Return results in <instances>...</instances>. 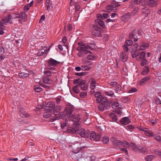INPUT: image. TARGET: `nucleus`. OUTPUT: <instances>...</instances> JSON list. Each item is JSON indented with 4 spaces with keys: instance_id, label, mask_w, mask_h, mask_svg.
Here are the masks:
<instances>
[{
    "instance_id": "obj_4",
    "label": "nucleus",
    "mask_w": 161,
    "mask_h": 161,
    "mask_svg": "<svg viewBox=\"0 0 161 161\" xmlns=\"http://www.w3.org/2000/svg\"><path fill=\"white\" fill-rule=\"evenodd\" d=\"M130 146L132 148L133 151L135 152L141 153L142 154L147 152V150L146 148L136 146L134 143H131L130 144Z\"/></svg>"
},
{
    "instance_id": "obj_7",
    "label": "nucleus",
    "mask_w": 161,
    "mask_h": 161,
    "mask_svg": "<svg viewBox=\"0 0 161 161\" xmlns=\"http://www.w3.org/2000/svg\"><path fill=\"white\" fill-rule=\"evenodd\" d=\"M67 116V115L64 111V112H61L58 116H54L51 118L50 119L51 121L53 122L56 120H59L60 119H64L66 118Z\"/></svg>"
},
{
    "instance_id": "obj_61",
    "label": "nucleus",
    "mask_w": 161,
    "mask_h": 161,
    "mask_svg": "<svg viewBox=\"0 0 161 161\" xmlns=\"http://www.w3.org/2000/svg\"><path fill=\"white\" fill-rule=\"evenodd\" d=\"M110 85L113 87H116V86L117 85V83L115 81L111 82L110 83Z\"/></svg>"
},
{
    "instance_id": "obj_44",
    "label": "nucleus",
    "mask_w": 161,
    "mask_h": 161,
    "mask_svg": "<svg viewBox=\"0 0 161 161\" xmlns=\"http://www.w3.org/2000/svg\"><path fill=\"white\" fill-rule=\"evenodd\" d=\"M153 157L152 155H147L145 159L147 161H151Z\"/></svg>"
},
{
    "instance_id": "obj_33",
    "label": "nucleus",
    "mask_w": 161,
    "mask_h": 161,
    "mask_svg": "<svg viewBox=\"0 0 161 161\" xmlns=\"http://www.w3.org/2000/svg\"><path fill=\"white\" fill-rule=\"evenodd\" d=\"M102 140L104 144H107L109 142V138L108 136H105L102 138Z\"/></svg>"
},
{
    "instance_id": "obj_34",
    "label": "nucleus",
    "mask_w": 161,
    "mask_h": 161,
    "mask_svg": "<svg viewBox=\"0 0 161 161\" xmlns=\"http://www.w3.org/2000/svg\"><path fill=\"white\" fill-rule=\"evenodd\" d=\"M79 87V86L78 84H77V85L74 86L73 88V92L76 93H79L80 92Z\"/></svg>"
},
{
    "instance_id": "obj_56",
    "label": "nucleus",
    "mask_w": 161,
    "mask_h": 161,
    "mask_svg": "<svg viewBox=\"0 0 161 161\" xmlns=\"http://www.w3.org/2000/svg\"><path fill=\"white\" fill-rule=\"evenodd\" d=\"M66 122V120H65L61 122V127L62 128H64V127L67 124Z\"/></svg>"
},
{
    "instance_id": "obj_63",
    "label": "nucleus",
    "mask_w": 161,
    "mask_h": 161,
    "mask_svg": "<svg viewBox=\"0 0 161 161\" xmlns=\"http://www.w3.org/2000/svg\"><path fill=\"white\" fill-rule=\"evenodd\" d=\"M45 19V16L44 15L41 16V19L39 20V23H42Z\"/></svg>"
},
{
    "instance_id": "obj_15",
    "label": "nucleus",
    "mask_w": 161,
    "mask_h": 161,
    "mask_svg": "<svg viewBox=\"0 0 161 161\" xmlns=\"http://www.w3.org/2000/svg\"><path fill=\"white\" fill-rule=\"evenodd\" d=\"M125 45L123 46V47L124 51L127 52L128 50V48L127 46H129L131 45L133 43V41L131 40H127L125 42Z\"/></svg>"
},
{
    "instance_id": "obj_41",
    "label": "nucleus",
    "mask_w": 161,
    "mask_h": 161,
    "mask_svg": "<svg viewBox=\"0 0 161 161\" xmlns=\"http://www.w3.org/2000/svg\"><path fill=\"white\" fill-rule=\"evenodd\" d=\"M82 70L83 71L89 70L91 69V67L89 66L83 65L81 66Z\"/></svg>"
},
{
    "instance_id": "obj_54",
    "label": "nucleus",
    "mask_w": 161,
    "mask_h": 161,
    "mask_svg": "<svg viewBox=\"0 0 161 161\" xmlns=\"http://www.w3.org/2000/svg\"><path fill=\"white\" fill-rule=\"evenodd\" d=\"M147 60L145 59L142 60L141 62V65L142 66H144L146 64Z\"/></svg>"
},
{
    "instance_id": "obj_49",
    "label": "nucleus",
    "mask_w": 161,
    "mask_h": 161,
    "mask_svg": "<svg viewBox=\"0 0 161 161\" xmlns=\"http://www.w3.org/2000/svg\"><path fill=\"white\" fill-rule=\"evenodd\" d=\"M136 128L139 129L140 131L145 132V131L146 129H147V128H143L142 126H137Z\"/></svg>"
},
{
    "instance_id": "obj_11",
    "label": "nucleus",
    "mask_w": 161,
    "mask_h": 161,
    "mask_svg": "<svg viewBox=\"0 0 161 161\" xmlns=\"http://www.w3.org/2000/svg\"><path fill=\"white\" fill-rule=\"evenodd\" d=\"M97 19L95 21L96 23L98 24L102 27L105 26L104 23L102 20L103 19V17L101 14H98L97 16Z\"/></svg>"
},
{
    "instance_id": "obj_53",
    "label": "nucleus",
    "mask_w": 161,
    "mask_h": 161,
    "mask_svg": "<svg viewBox=\"0 0 161 161\" xmlns=\"http://www.w3.org/2000/svg\"><path fill=\"white\" fill-rule=\"evenodd\" d=\"M80 96L82 98H84L87 96L86 92H81L80 93Z\"/></svg>"
},
{
    "instance_id": "obj_46",
    "label": "nucleus",
    "mask_w": 161,
    "mask_h": 161,
    "mask_svg": "<svg viewBox=\"0 0 161 161\" xmlns=\"http://www.w3.org/2000/svg\"><path fill=\"white\" fill-rule=\"evenodd\" d=\"M124 147H130V145H129V143L126 141H124V142H122V144H121Z\"/></svg>"
},
{
    "instance_id": "obj_40",
    "label": "nucleus",
    "mask_w": 161,
    "mask_h": 161,
    "mask_svg": "<svg viewBox=\"0 0 161 161\" xmlns=\"http://www.w3.org/2000/svg\"><path fill=\"white\" fill-rule=\"evenodd\" d=\"M104 92L105 94L110 97H112L114 94V92L112 91H106Z\"/></svg>"
},
{
    "instance_id": "obj_62",
    "label": "nucleus",
    "mask_w": 161,
    "mask_h": 161,
    "mask_svg": "<svg viewBox=\"0 0 161 161\" xmlns=\"http://www.w3.org/2000/svg\"><path fill=\"white\" fill-rule=\"evenodd\" d=\"M75 8L76 11H79V10L80 7L79 5H78L77 3H76L75 4Z\"/></svg>"
},
{
    "instance_id": "obj_50",
    "label": "nucleus",
    "mask_w": 161,
    "mask_h": 161,
    "mask_svg": "<svg viewBox=\"0 0 161 161\" xmlns=\"http://www.w3.org/2000/svg\"><path fill=\"white\" fill-rule=\"evenodd\" d=\"M77 129L74 128H71L68 130L69 132L70 133H75L77 132Z\"/></svg>"
},
{
    "instance_id": "obj_1",
    "label": "nucleus",
    "mask_w": 161,
    "mask_h": 161,
    "mask_svg": "<svg viewBox=\"0 0 161 161\" xmlns=\"http://www.w3.org/2000/svg\"><path fill=\"white\" fill-rule=\"evenodd\" d=\"M19 18V21L20 23H22V21H25L27 18V15L23 12H20V14L19 12H16L11 14H8L6 17H3L2 19V23L5 24L8 22L10 24L12 23L11 19Z\"/></svg>"
},
{
    "instance_id": "obj_43",
    "label": "nucleus",
    "mask_w": 161,
    "mask_h": 161,
    "mask_svg": "<svg viewBox=\"0 0 161 161\" xmlns=\"http://www.w3.org/2000/svg\"><path fill=\"white\" fill-rule=\"evenodd\" d=\"M34 90L36 92H39L42 91V88L39 86H34Z\"/></svg>"
},
{
    "instance_id": "obj_17",
    "label": "nucleus",
    "mask_w": 161,
    "mask_h": 161,
    "mask_svg": "<svg viewBox=\"0 0 161 161\" xmlns=\"http://www.w3.org/2000/svg\"><path fill=\"white\" fill-rule=\"evenodd\" d=\"M130 122V120L128 117H124L122 118L120 121L121 124L123 125H126Z\"/></svg>"
},
{
    "instance_id": "obj_28",
    "label": "nucleus",
    "mask_w": 161,
    "mask_h": 161,
    "mask_svg": "<svg viewBox=\"0 0 161 161\" xmlns=\"http://www.w3.org/2000/svg\"><path fill=\"white\" fill-rule=\"evenodd\" d=\"M122 144V142L117 140H114L113 141V144L114 146H119Z\"/></svg>"
},
{
    "instance_id": "obj_23",
    "label": "nucleus",
    "mask_w": 161,
    "mask_h": 161,
    "mask_svg": "<svg viewBox=\"0 0 161 161\" xmlns=\"http://www.w3.org/2000/svg\"><path fill=\"white\" fill-rule=\"evenodd\" d=\"M120 59L123 62H125L127 60V56L125 52H122L121 54Z\"/></svg>"
},
{
    "instance_id": "obj_2",
    "label": "nucleus",
    "mask_w": 161,
    "mask_h": 161,
    "mask_svg": "<svg viewBox=\"0 0 161 161\" xmlns=\"http://www.w3.org/2000/svg\"><path fill=\"white\" fill-rule=\"evenodd\" d=\"M79 47L77 48V50L79 52L77 53L78 56L82 57L85 56L86 54L91 53L88 50L95 48V45L92 43H88L87 46L83 42H78Z\"/></svg>"
},
{
    "instance_id": "obj_13",
    "label": "nucleus",
    "mask_w": 161,
    "mask_h": 161,
    "mask_svg": "<svg viewBox=\"0 0 161 161\" xmlns=\"http://www.w3.org/2000/svg\"><path fill=\"white\" fill-rule=\"evenodd\" d=\"M109 103H101L98 106V108L100 111H103L107 110L109 107Z\"/></svg>"
},
{
    "instance_id": "obj_14",
    "label": "nucleus",
    "mask_w": 161,
    "mask_h": 161,
    "mask_svg": "<svg viewBox=\"0 0 161 161\" xmlns=\"http://www.w3.org/2000/svg\"><path fill=\"white\" fill-rule=\"evenodd\" d=\"M90 87L91 89V91L94 92V89L96 87L97 82L96 80L93 78L90 79Z\"/></svg>"
},
{
    "instance_id": "obj_64",
    "label": "nucleus",
    "mask_w": 161,
    "mask_h": 161,
    "mask_svg": "<svg viewBox=\"0 0 161 161\" xmlns=\"http://www.w3.org/2000/svg\"><path fill=\"white\" fill-rule=\"evenodd\" d=\"M149 121L153 125L156 124L157 122L156 119H151Z\"/></svg>"
},
{
    "instance_id": "obj_26",
    "label": "nucleus",
    "mask_w": 161,
    "mask_h": 161,
    "mask_svg": "<svg viewBox=\"0 0 161 161\" xmlns=\"http://www.w3.org/2000/svg\"><path fill=\"white\" fill-rule=\"evenodd\" d=\"M149 71V68L148 66H145L143 69L142 72V74L143 75H145L147 74Z\"/></svg>"
},
{
    "instance_id": "obj_60",
    "label": "nucleus",
    "mask_w": 161,
    "mask_h": 161,
    "mask_svg": "<svg viewBox=\"0 0 161 161\" xmlns=\"http://www.w3.org/2000/svg\"><path fill=\"white\" fill-rule=\"evenodd\" d=\"M39 84L40 86H42L46 89H49L50 88V87L49 86L46 85L44 84H42V83H40Z\"/></svg>"
},
{
    "instance_id": "obj_18",
    "label": "nucleus",
    "mask_w": 161,
    "mask_h": 161,
    "mask_svg": "<svg viewBox=\"0 0 161 161\" xmlns=\"http://www.w3.org/2000/svg\"><path fill=\"white\" fill-rule=\"evenodd\" d=\"M147 5L150 7H154L157 6V3L154 0H148Z\"/></svg>"
},
{
    "instance_id": "obj_27",
    "label": "nucleus",
    "mask_w": 161,
    "mask_h": 161,
    "mask_svg": "<svg viewBox=\"0 0 161 161\" xmlns=\"http://www.w3.org/2000/svg\"><path fill=\"white\" fill-rule=\"evenodd\" d=\"M49 69H47V70H45L44 71L43 73L46 75L47 76H50L52 75V74H54L56 73L55 72H53L50 71Z\"/></svg>"
},
{
    "instance_id": "obj_10",
    "label": "nucleus",
    "mask_w": 161,
    "mask_h": 161,
    "mask_svg": "<svg viewBox=\"0 0 161 161\" xmlns=\"http://www.w3.org/2000/svg\"><path fill=\"white\" fill-rule=\"evenodd\" d=\"M89 136L92 141H98L101 139L100 136L99 135H97L94 131H92L91 134L89 133Z\"/></svg>"
},
{
    "instance_id": "obj_52",
    "label": "nucleus",
    "mask_w": 161,
    "mask_h": 161,
    "mask_svg": "<svg viewBox=\"0 0 161 161\" xmlns=\"http://www.w3.org/2000/svg\"><path fill=\"white\" fill-rule=\"evenodd\" d=\"M102 96L101 95V93L99 92H95V97L97 98H99V97H101Z\"/></svg>"
},
{
    "instance_id": "obj_31",
    "label": "nucleus",
    "mask_w": 161,
    "mask_h": 161,
    "mask_svg": "<svg viewBox=\"0 0 161 161\" xmlns=\"http://www.w3.org/2000/svg\"><path fill=\"white\" fill-rule=\"evenodd\" d=\"M47 49V47H44L42 49H40L38 53V56H41L45 52Z\"/></svg>"
},
{
    "instance_id": "obj_3",
    "label": "nucleus",
    "mask_w": 161,
    "mask_h": 161,
    "mask_svg": "<svg viewBox=\"0 0 161 161\" xmlns=\"http://www.w3.org/2000/svg\"><path fill=\"white\" fill-rule=\"evenodd\" d=\"M74 107L71 105H68L65 108L64 111L66 114L69 119L74 122L75 127L79 125V122L80 119V116L78 114H74L73 113Z\"/></svg>"
},
{
    "instance_id": "obj_42",
    "label": "nucleus",
    "mask_w": 161,
    "mask_h": 161,
    "mask_svg": "<svg viewBox=\"0 0 161 161\" xmlns=\"http://www.w3.org/2000/svg\"><path fill=\"white\" fill-rule=\"evenodd\" d=\"M4 28L5 27L3 25V23L2 22H0V35L3 34V30Z\"/></svg>"
},
{
    "instance_id": "obj_16",
    "label": "nucleus",
    "mask_w": 161,
    "mask_h": 161,
    "mask_svg": "<svg viewBox=\"0 0 161 161\" xmlns=\"http://www.w3.org/2000/svg\"><path fill=\"white\" fill-rule=\"evenodd\" d=\"M108 100L106 97L102 96L101 97L97 98L96 99V102L97 103H108L107 102Z\"/></svg>"
},
{
    "instance_id": "obj_25",
    "label": "nucleus",
    "mask_w": 161,
    "mask_h": 161,
    "mask_svg": "<svg viewBox=\"0 0 161 161\" xmlns=\"http://www.w3.org/2000/svg\"><path fill=\"white\" fill-rule=\"evenodd\" d=\"M19 114L20 117H27L29 115L28 114H27L25 113V111L23 109H20L19 111Z\"/></svg>"
},
{
    "instance_id": "obj_59",
    "label": "nucleus",
    "mask_w": 161,
    "mask_h": 161,
    "mask_svg": "<svg viewBox=\"0 0 161 161\" xmlns=\"http://www.w3.org/2000/svg\"><path fill=\"white\" fill-rule=\"evenodd\" d=\"M155 103L157 104H161L160 100L158 98L156 97L155 99Z\"/></svg>"
},
{
    "instance_id": "obj_32",
    "label": "nucleus",
    "mask_w": 161,
    "mask_h": 161,
    "mask_svg": "<svg viewBox=\"0 0 161 161\" xmlns=\"http://www.w3.org/2000/svg\"><path fill=\"white\" fill-rule=\"evenodd\" d=\"M150 79L149 77H144L142 79L140 82V85H141L143 84H144L146 82L149 80Z\"/></svg>"
},
{
    "instance_id": "obj_35",
    "label": "nucleus",
    "mask_w": 161,
    "mask_h": 161,
    "mask_svg": "<svg viewBox=\"0 0 161 161\" xmlns=\"http://www.w3.org/2000/svg\"><path fill=\"white\" fill-rule=\"evenodd\" d=\"M126 129L131 132L133 131V130L135 128V127L132 125H128L126 127Z\"/></svg>"
},
{
    "instance_id": "obj_38",
    "label": "nucleus",
    "mask_w": 161,
    "mask_h": 161,
    "mask_svg": "<svg viewBox=\"0 0 161 161\" xmlns=\"http://www.w3.org/2000/svg\"><path fill=\"white\" fill-rule=\"evenodd\" d=\"M110 117L112 119L113 121H115L117 120V116L114 113H111L110 114Z\"/></svg>"
},
{
    "instance_id": "obj_39",
    "label": "nucleus",
    "mask_w": 161,
    "mask_h": 161,
    "mask_svg": "<svg viewBox=\"0 0 161 161\" xmlns=\"http://www.w3.org/2000/svg\"><path fill=\"white\" fill-rule=\"evenodd\" d=\"M52 112H49L47 111H46L44 114V117L45 118H48L51 116Z\"/></svg>"
},
{
    "instance_id": "obj_29",
    "label": "nucleus",
    "mask_w": 161,
    "mask_h": 161,
    "mask_svg": "<svg viewBox=\"0 0 161 161\" xmlns=\"http://www.w3.org/2000/svg\"><path fill=\"white\" fill-rule=\"evenodd\" d=\"M149 44L148 43H144L140 46L139 48L140 51L142 50L147 48L149 47Z\"/></svg>"
},
{
    "instance_id": "obj_55",
    "label": "nucleus",
    "mask_w": 161,
    "mask_h": 161,
    "mask_svg": "<svg viewBox=\"0 0 161 161\" xmlns=\"http://www.w3.org/2000/svg\"><path fill=\"white\" fill-rule=\"evenodd\" d=\"M135 31H134L132 33H130L129 34V37L130 39H132L135 36Z\"/></svg>"
},
{
    "instance_id": "obj_20",
    "label": "nucleus",
    "mask_w": 161,
    "mask_h": 161,
    "mask_svg": "<svg viewBox=\"0 0 161 161\" xmlns=\"http://www.w3.org/2000/svg\"><path fill=\"white\" fill-rule=\"evenodd\" d=\"M79 87L82 90L86 91L87 89V86L84 83V81H81L78 84Z\"/></svg>"
},
{
    "instance_id": "obj_45",
    "label": "nucleus",
    "mask_w": 161,
    "mask_h": 161,
    "mask_svg": "<svg viewBox=\"0 0 161 161\" xmlns=\"http://www.w3.org/2000/svg\"><path fill=\"white\" fill-rule=\"evenodd\" d=\"M137 90L136 88L135 87H132L128 90V92L129 93H133L136 92Z\"/></svg>"
},
{
    "instance_id": "obj_47",
    "label": "nucleus",
    "mask_w": 161,
    "mask_h": 161,
    "mask_svg": "<svg viewBox=\"0 0 161 161\" xmlns=\"http://www.w3.org/2000/svg\"><path fill=\"white\" fill-rule=\"evenodd\" d=\"M30 8V3H28L25 6L24 9L25 12L28 11Z\"/></svg>"
},
{
    "instance_id": "obj_19",
    "label": "nucleus",
    "mask_w": 161,
    "mask_h": 161,
    "mask_svg": "<svg viewBox=\"0 0 161 161\" xmlns=\"http://www.w3.org/2000/svg\"><path fill=\"white\" fill-rule=\"evenodd\" d=\"M145 55V53L144 52H142L138 53L137 55V60L138 61H140L143 59H145L144 58Z\"/></svg>"
},
{
    "instance_id": "obj_12",
    "label": "nucleus",
    "mask_w": 161,
    "mask_h": 161,
    "mask_svg": "<svg viewBox=\"0 0 161 161\" xmlns=\"http://www.w3.org/2000/svg\"><path fill=\"white\" fill-rule=\"evenodd\" d=\"M55 106V103H54L50 102L47 103L46 105L45 111L52 112Z\"/></svg>"
},
{
    "instance_id": "obj_51",
    "label": "nucleus",
    "mask_w": 161,
    "mask_h": 161,
    "mask_svg": "<svg viewBox=\"0 0 161 161\" xmlns=\"http://www.w3.org/2000/svg\"><path fill=\"white\" fill-rule=\"evenodd\" d=\"M138 8H135L134 10L132 12V14L133 16H135L138 12Z\"/></svg>"
},
{
    "instance_id": "obj_24",
    "label": "nucleus",
    "mask_w": 161,
    "mask_h": 161,
    "mask_svg": "<svg viewBox=\"0 0 161 161\" xmlns=\"http://www.w3.org/2000/svg\"><path fill=\"white\" fill-rule=\"evenodd\" d=\"M154 133L153 131L147 128V129H146L145 131L144 134L146 136L153 137Z\"/></svg>"
},
{
    "instance_id": "obj_22",
    "label": "nucleus",
    "mask_w": 161,
    "mask_h": 161,
    "mask_svg": "<svg viewBox=\"0 0 161 161\" xmlns=\"http://www.w3.org/2000/svg\"><path fill=\"white\" fill-rule=\"evenodd\" d=\"M61 110V107L59 105L54 106L53 109V113L55 116H57V113H59Z\"/></svg>"
},
{
    "instance_id": "obj_6",
    "label": "nucleus",
    "mask_w": 161,
    "mask_h": 161,
    "mask_svg": "<svg viewBox=\"0 0 161 161\" xmlns=\"http://www.w3.org/2000/svg\"><path fill=\"white\" fill-rule=\"evenodd\" d=\"M119 6L118 3L114 1L111 4L108 5L107 7V10L109 12L116 10L117 8Z\"/></svg>"
},
{
    "instance_id": "obj_37",
    "label": "nucleus",
    "mask_w": 161,
    "mask_h": 161,
    "mask_svg": "<svg viewBox=\"0 0 161 161\" xmlns=\"http://www.w3.org/2000/svg\"><path fill=\"white\" fill-rule=\"evenodd\" d=\"M153 137L158 141L161 142V137L158 134L154 133Z\"/></svg>"
},
{
    "instance_id": "obj_30",
    "label": "nucleus",
    "mask_w": 161,
    "mask_h": 161,
    "mask_svg": "<svg viewBox=\"0 0 161 161\" xmlns=\"http://www.w3.org/2000/svg\"><path fill=\"white\" fill-rule=\"evenodd\" d=\"M42 81L44 83L47 84H51V82L49 78L47 76H44L42 78Z\"/></svg>"
},
{
    "instance_id": "obj_57",
    "label": "nucleus",
    "mask_w": 161,
    "mask_h": 161,
    "mask_svg": "<svg viewBox=\"0 0 161 161\" xmlns=\"http://www.w3.org/2000/svg\"><path fill=\"white\" fill-rule=\"evenodd\" d=\"M37 60L36 59H34V58H31V62L32 63V65L34 66L35 65H36V61Z\"/></svg>"
},
{
    "instance_id": "obj_48",
    "label": "nucleus",
    "mask_w": 161,
    "mask_h": 161,
    "mask_svg": "<svg viewBox=\"0 0 161 161\" xmlns=\"http://www.w3.org/2000/svg\"><path fill=\"white\" fill-rule=\"evenodd\" d=\"M116 88H115V92L117 93H119L120 92V91L121 89V86L119 85H117L116 86Z\"/></svg>"
},
{
    "instance_id": "obj_9",
    "label": "nucleus",
    "mask_w": 161,
    "mask_h": 161,
    "mask_svg": "<svg viewBox=\"0 0 161 161\" xmlns=\"http://www.w3.org/2000/svg\"><path fill=\"white\" fill-rule=\"evenodd\" d=\"M79 135L82 137L88 138L89 137V132H86V130L83 129L77 130Z\"/></svg>"
},
{
    "instance_id": "obj_58",
    "label": "nucleus",
    "mask_w": 161,
    "mask_h": 161,
    "mask_svg": "<svg viewBox=\"0 0 161 161\" xmlns=\"http://www.w3.org/2000/svg\"><path fill=\"white\" fill-rule=\"evenodd\" d=\"M154 152L156 155H159L161 157V152L157 149L155 150Z\"/></svg>"
},
{
    "instance_id": "obj_36",
    "label": "nucleus",
    "mask_w": 161,
    "mask_h": 161,
    "mask_svg": "<svg viewBox=\"0 0 161 161\" xmlns=\"http://www.w3.org/2000/svg\"><path fill=\"white\" fill-rule=\"evenodd\" d=\"M29 74L24 73H21L19 74V76L20 78H25L28 77Z\"/></svg>"
},
{
    "instance_id": "obj_5",
    "label": "nucleus",
    "mask_w": 161,
    "mask_h": 161,
    "mask_svg": "<svg viewBox=\"0 0 161 161\" xmlns=\"http://www.w3.org/2000/svg\"><path fill=\"white\" fill-rule=\"evenodd\" d=\"M48 65L47 68V69L55 70L56 69L55 66L59 64L60 62L52 58H50L48 60Z\"/></svg>"
},
{
    "instance_id": "obj_8",
    "label": "nucleus",
    "mask_w": 161,
    "mask_h": 161,
    "mask_svg": "<svg viewBox=\"0 0 161 161\" xmlns=\"http://www.w3.org/2000/svg\"><path fill=\"white\" fill-rule=\"evenodd\" d=\"M112 106L114 109H116L115 110L116 113L118 114H120L122 113L121 108L119 107V104L118 102H114L112 103Z\"/></svg>"
},
{
    "instance_id": "obj_21",
    "label": "nucleus",
    "mask_w": 161,
    "mask_h": 161,
    "mask_svg": "<svg viewBox=\"0 0 161 161\" xmlns=\"http://www.w3.org/2000/svg\"><path fill=\"white\" fill-rule=\"evenodd\" d=\"M93 28L94 30L97 31L98 32V34H97V36L99 37H101L102 36L101 33V31H102L101 28L98 26L97 25H93Z\"/></svg>"
}]
</instances>
